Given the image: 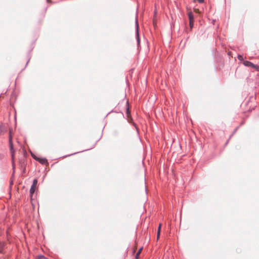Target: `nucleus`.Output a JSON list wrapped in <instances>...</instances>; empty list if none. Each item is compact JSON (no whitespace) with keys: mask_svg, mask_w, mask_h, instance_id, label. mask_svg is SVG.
I'll list each match as a JSON object with an SVG mask.
<instances>
[{"mask_svg":"<svg viewBox=\"0 0 259 259\" xmlns=\"http://www.w3.org/2000/svg\"><path fill=\"white\" fill-rule=\"evenodd\" d=\"M38 259H48L42 255H40L38 256Z\"/></svg>","mask_w":259,"mask_h":259,"instance_id":"19","label":"nucleus"},{"mask_svg":"<svg viewBox=\"0 0 259 259\" xmlns=\"http://www.w3.org/2000/svg\"><path fill=\"white\" fill-rule=\"evenodd\" d=\"M160 235V232L157 231V239L158 240Z\"/></svg>","mask_w":259,"mask_h":259,"instance_id":"20","label":"nucleus"},{"mask_svg":"<svg viewBox=\"0 0 259 259\" xmlns=\"http://www.w3.org/2000/svg\"><path fill=\"white\" fill-rule=\"evenodd\" d=\"M30 60V57L29 56V57H28V61H27V63H26V65H25V67H26V66L28 65V63H29V62Z\"/></svg>","mask_w":259,"mask_h":259,"instance_id":"23","label":"nucleus"},{"mask_svg":"<svg viewBox=\"0 0 259 259\" xmlns=\"http://www.w3.org/2000/svg\"><path fill=\"white\" fill-rule=\"evenodd\" d=\"M37 180L36 179H34L33 181V183H32V184L30 187V194L32 196L34 192H35V187L37 184Z\"/></svg>","mask_w":259,"mask_h":259,"instance_id":"1","label":"nucleus"},{"mask_svg":"<svg viewBox=\"0 0 259 259\" xmlns=\"http://www.w3.org/2000/svg\"><path fill=\"white\" fill-rule=\"evenodd\" d=\"M134 125L136 127V129H137V131H138V127H137L136 124L135 123H134Z\"/></svg>","mask_w":259,"mask_h":259,"instance_id":"27","label":"nucleus"},{"mask_svg":"<svg viewBox=\"0 0 259 259\" xmlns=\"http://www.w3.org/2000/svg\"><path fill=\"white\" fill-rule=\"evenodd\" d=\"M37 161L42 164L48 163V160L46 158H39Z\"/></svg>","mask_w":259,"mask_h":259,"instance_id":"5","label":"nucleus"},{"mask_svg":"<svg viewBox=\"0 0 259 259\" xmlns=\"http://www.w3.org/2000/svg\"><path fill=\"white\" fill-rule=\"evenodd\" d=\"M12 130L11 128H10L9 130V137H10V136H12Z\"/></svg>","mask_w":259,"mask_h":259,"instance_id":"22","label":"nucleus"},{"mask_svg":"<svg viewBox=\"0 0 259 259\" xmlns=\"http://www.w3.org/2000/svg\"><path fill=\"white\" fill-rule=\"evenodd\" d=\"M30 153H31V156L33 157V158L34 159H35V160L37 161L38 160V159L39 158L38 157H37L34 153H33L32 152H31L30 151Z\"/></svg>","mask_w":259,"mask_h":259,"instance_id":"14","label":"nucleus"},{"mask_svg":"<svg viewBox=\"0 0 259 259\" xmlns=\"http://www.w3.org/2000/svg\"><path fill=\"white\" fill-rule=\"evenodd\" d=\"M2 233H1V228H0V236L1 235Z\"/></svg>","mask_w":259,"mask_h":259,"instance_id":"30","label":"nucleus"},{"mask_svg":"<svg viewBox=\"0 0 259 259\" xmlns=\"http://www.w3.org/2000/svg\"><path fill=\"white\" fill-rule=\"evenodd\" d=\"M197 1L200 3H202L204 2V0H197Z\"/></svg>","mask_w":259,"mask_h":259,"instance_id":"26","label":"nucleus"},{"mask_svg":"<svg viewBox=\"0 0 259 259\" xmlns=\"http://www.w3.org/2000/svg\"><path fill=\"white\" fill-rule=\"evenodd\" d=\"M9 144L10 147V150L11 151L12 157L13 158L14 157V153L15 152L13 147V141H12V136H10L9 137Z\"/></svg>","mask_w":259,"mask_h":259,"instance_id":"2","label":"nucleus"},{"mask_svg":"<svg viewBox=\"0 0 259 259\" xmlns=\"http://www.w3.org/2000/svg\"><path fill=\"white\" fill-rule=\"evenodd\" d=\"M161 224H160L159 225L158 227V230H157V231H159V232H160V231H161Z\"/></svg>","mask_w":259,"mask_h":259,"instance_id":"21","label":"nucleus"},{"mask_svg":"<svg viewBox=\"0 0 259 259\" xmlns=\"http://www.w3.org/2000/svg\"><path fill=\"white\" fill-rule=\"evenodd\" d=\"M50 0H47V3H49Z\"/></svg>","mask_w":259,"mask_h":259,"instance_id":"31","label":"nucleus"},{"mask_svg":"<svg viewBox=\"0 0 259 259\" xmlns=\"http://www.w3.org/2000/svg\"><path fill=\"white\" fill-rule=\"evenodd\" d=\"M21 168L22 170V173L25 174L26 172V168L24 164H21Z\"/></svg>","mask_w":259,"mask_h":259,"instance_id":"10","label":"nucleus"},{"mask_svg":"<svg viewBox=\"0 0 259 259\" xmlns=\"http://www.w3.org/2000/svg\"><path fill=\"white\" fill-rule=\"evenodd\" d=\"M135 251H136V249H135V248H134V249H133V253H134Z\"/></svg>","mask_w":259,"mask_h":259,"instance_id":"28","label":"nucleus"},{"mask_svg":"<svg viewBox=\"0 0 259 259\" xmlns=\"http://www.w3.org/2000/svg\"><path fill=\"white\" fill-rule=\"evenodd\" d=\"M135 23H136V32H137V31L139 32V26L137 18L136 19Z\"/></svg>","mask_w":259,"mask_h":259,"instance_id":"8","label":"nucleus"},{"mask_svg":"<svg viewBox=\"0 0 259 259\" xmlns=\"http://www.w3.org/2000/svg\"><path fill=\"white\" fill-rule=\"evenodd\" d=\"M143 250V247H141L139 248L138 252L135 255V259H139L140 257V254L141 253L142 250Z\"/></svg>","mask_w":259,"mask_h":259,"instance_id":"7","label":"nucleus"},{"mask_svg":"<svg viewBox=\"0 0 259 259\" xmlns=\"http://www.w3.org/2000/svg\"><path fill=\"white\" fill-rule=\"evenodd\" d=\"M189 22L194 21V16L192 11H190L188 14Z\"/></svg>","mask_w":259,"mask_h":259,"instance_id":"3","label":"nucleus"},{"mask_svg":"<svg viewBox=\"0 0 259 259\" xmlns=\"http://www.w3.org/2000/svg\"><path fill=\"white\" fill-rule=\"evenodd\" d=\"M251 68L254 69L256 71H259V66L258 65L253 64Z\"/></svg>","mask_w":259,"mask_h":259,"instance_id":"11","label":"nucleus"},{"mask_svg":"<svg viewBox=\"0 0 259 259\" xmlns=\"http://www.w3.org/2000/svg\"><path fill=\"white\" fill-rule=\"evenodd\" d=\"M96 143L90 148L88 149H86V150H82L81 152H83V151H87V150H90V149H92L94 147V146L95 145Z\"/></svg>","mask_w":259,"mask_h":259,"instance_id":"25","label":"nucleus"},{"mask_svg":"<svg viewBox=\"0 0 259 259\" xmlns=\"http://www.w3.org/2000/svg\"><path fill=\"white\" fill-rule=\"evenodd\" d=\"M78 153V152H75V153H72V154H69V155H67L63 156H62V158H66V157H68V156H71V155H73L76 154H77V153Z\"/></svg>","mask_w":259,"mask_h":259,"instance_id":"18","label":"nucleus"},{"mask_svg":"<svg viewBox=\"0 0 259 259\" xmlns=\"http://www.w3.org/2000/svg\"><path fill=\"white\" fill-rule=\"evenodd\" d=\"M237 58L240 61H243L244 59L243 56L242 55H240V54L238 55Z\"/></svg>","mask_w":259,"mask_h":259,"instance_id":"15","label":"nucleus"},{"mask_svg":"<svg viewBox=\"0 0 259 259\" xmlns=\"http://www.w3.org/2000/svg\"><path fill=\"white\" fill-rule=\"evenodd\" d=\"M13 185V180H11L10 182V188L11 189V187Z\"/></svg>","mask_w":259,"mask_h":259,"instance_id":"24","label":"nucleus"},{"mask_svg":"<svg viewBox=\"0 0 259 259\" xmlns=\"http://www.w3.org/2000/svg\"><path fill=\"white\" fill-rule=\"evenodd\" d=\"M136 38L137 42V46L139 47L140 44V34L139 32H136Z\"/></svg>","mask_w":259,"mask_h":259,"instance_id":"4","label":"nucleus"},{"mask_svg":"<svg viewBox=\"0 0 259 259\" xmlns=\"http://www.w3.org/2000/svg\"><path fill=\"white\" fill-rule=\"evenodd\" d=\"M12 166H13V174H12V176L14 177V174H15V167L14 163L13 161V163H12Z\"/></svg>","mask_w":259,"mask_h":259,"instance_id":"17","label":"nucleus"},{"mask_svg":"<svg viewBox=\"0 0 259 259\" xmlns=\"http://www.w3.org/2000/svg\"><path fill=\"white\" fill-rule=\"evenodd\" d=\"M194 21H191V22H189V26H190V31L191 30V29L193 28V27H194Z\"/></svg>","mask_w":259,"mask_h":259,"instance_id":"16","label":"nucleus"},{"mask_svg":"<svg viewBox=\"0 0 259 259\" xmlns=\"http://www.w3.org/2000/svg\"><path fill=\"white\" fill-rule=\"evenodd\" d=\"M229 142V140L226 142V145H227Z\"/></svg>","mask_w":259,"mask_h":259,"instance_id":"29","label":"nucleus"},{"mask_svg":"<svg viewBox=\"0 0 259 259\" xmlns=\"http://www.w3.org/2000/svg\"><path fill=\"white\" fill-rule=\"evenodd\" d=\"M239 128V126H237L236 127L235 130H234V131L233 132L232 134H231V135L230 136V138H229V139L230 138H231V137L236 133V132L237 131V130H238Z\"/></svg>","mask_w":259,"mask_h":259,"instance_id":"13","label":"nucleus"},{"mask_svg":"<svg viewBox=\"0 0 259 259\" xmlns=\"http://www.w3.org/2000/svg\"><path fill=\"white\" fill-rule=\"evenodd\" d=\"M5 244L0 241V253L2 252V250L4 248Z\"/></svg>","mask_w":259,"mask_h":259,"instance_id":"9","label":"nucleus"},{"mask_svg":"<svg viewBox=\"0 0 259 259\" xmlns=\"http://www.w3.org/2000/svg\"><path fill=\"white\" fill-rule=\"evenodd\" d=\"M243 65L247 67H252L253 66V63L252 62L249 61H244L243 63Z\"/></svg>","mask_w":259,"mask_h":259,"instance_id":"6","label":"nucleus"},{"mask_svg":"<svg viewBox=\"0 0 259 259\" xmlns=\"http://www.w3.org/2000/svg\"><path fill=\"white\" fill-rule=\"evenodd\" d=\"M126 104H127V107H126V113L127 114H129L130 113V107H129L128 102V101L126 102Z\"/></svg>","mask_w":259,"mask_h":259,"instance_id":"12","label":"nucleus"}]
</instances>
